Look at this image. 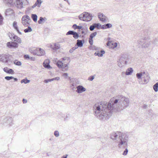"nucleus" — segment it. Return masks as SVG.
Listing matches in <instances>:
<instances>
[{
    "label": "nucleus",
    "instance_id": "obj_1",
    "mask_svg": "<svg viewBox=\"0 0 158 158\" xmlns=\"http://www.w3.org/2000/svg\"><path fill=\"white\" fill-rule=\"evenodd\" d=\"M123 103L124 106L127 107L128 106L129 100L122 95H118L111 98L108 102H101L96 103L94 109H116L118 103Z\"/></svg>",
    "mask_w": 158,
    "mask_h": 158
},
{
    "label": "nucleus",
    "instance_id": "obj_2",
    "mask_svg": "<svg viewBox=\"0 0 158 158\" xmlns=\"http://www.w3.org/2000/svg\"><path fill=\"white\" fill-rule=\"evenodd\" d=\"M94 114L97 118L102 121L108 119L111 116L113 112L120 111V109H95Z\"/></svg>",
    "mask_w": 158,
    "mask_h": 158
},
{
    "label": "nucleus",
    "instance_id": "obj_3",
    "mask_svg": "<svg viewBox=\"0 0 158 158\" xmlns=\"http://www.w3.org/2000/svg\"><path fill=\"white\" fill-rule=\"evenodd\" d=\"M118 139L117 140L118 142V147L120 148H125L127 146L128 141V135L126 133H122Z\"/></svg>",
    "mask_w": 158,
    "mask_h": 158
},
{
    "label": "nucleus",
    "instance_id": "obj_4",
    "mask_svg": "<svg viewBox=\"0 0 158 158\" xmlns=\"http://www.w3.org/2000/svg\"><path fill=\"white\" fill-rule=\"evenodd\" d=\"M78 17L80 20L86 22L89 21L92 19V16L90 14L86 12L80 15Z\"/></svg>",
    "mask_w": 158,
    "mask_h": 158
},
{
    "label": "nucleus",
    "instance_id": "obj_5",
    "mask_svg": "<svg viewBox=\"0 0 158 158\" xmlns=\"http://www.w3.org/2000/svg\"><path fill=\"white\" fill-rule=\"evenodd\" d=\"M137 42L139 47L141 46L142 48H148L151 44L150 42L148 40L146 39L145 37L144 39L138 40Z\"/></svg>",
    "mask_w": 158,
    "mask_h": 158
},
{
    "label": "nucleus",
    "instance_id": "obj_6",
    "mask_svg": "<svg viewBox=\"0 0 158 158\" xmlns=\"http://www.w3.org/2000/svg\"><path fill=\"white\" fill-rule=\"evenodd\" d=\"M127 57L125 55H123L118 61V64L120 67H121L127 64Z\"/></svg>",
    "mask_w": 158,
    "mask_h": 158
},
{
    "label": "nucleus",
    "instance_id": "obj_7",
    "mask_svg": "<svg viewBox=\"0 0 158 158\" xmlns=\"http://www.w3.org/2000/svg\"><path fill=\"white\" fill-rule=\"evenodd\" d=\"M28 3L27 0H16L15 4L18 8L22 9L23 8V6L27 5Z\"/></svg>",
    "mask_w": 158,
    "mask_h": 158
},
{
    "label": "nucleus",
    "instance_id": "obj_8",
    "mask_svg": "<svg viewBox=\"0 0 158 158\" xmlns=\"http://www.w3.org/2000/svg\"><path fill=\"white\" fill-rule=\"evenodd\" d=\"M8 35L11 40L12 41L16 42L18 43H20L21 42L22 40L21 38L15 35L14 33H9Z\"/></svg>",
    "mask_w": 158,
    "mask_h": 158
},
{
    "label": "nucleus",
    "instance_id": "obj_9",
    "mask_svg": "<svg viewBox=\"0 0 158 158\" xmlns=\"http://www.w3.org/2000/svg\"><path fill=\"white\" fill-rule=\"evenodd\" d=\"M122 133L120 131L113 132L110 135V138L113 140H116L118 137H119L120 135H121Z\"/></svg>",
    "mask_w": 158,
    "mask_h": 158
},
{
    "label": "nucleus",
    "instance_id": "obj_10",
    "mask_svg": "<svg viewBox=\"0 0 158 158\" xmlns=\"http://www.w3.org/2000/svg\"><path fill=\"white\" fill-rule=\"evenodd\" d=\"M18 43L12 42H9L7 43V46L9 48H15L18 47L19 45Z\"/></svg>",
    "mask_w": 158,
    "mask_h": 158
},
{
    "label": "nucleus",
    "instance_id": "obj_11",
    "mask_svg": "<svg viewBox=\"0 0 158 158\" xmlns=\"http://www.w3.org/2000/svg\"><path fill=\"white\" fill-rule=\"evenodd\" d=\"M9 56L5 54L0 55V61L5 63H7L9 60Z\"/></svg>",
    "mask_w": 158,
    "mask_h": 158
},
{
    "label": "nucleus",
    "instance_id": "obj_12",
    "mask_svg": "<svg viewBox=\"0 0 158 158\" xmlns=\"http://www.w3.org/2000/svg\"><path fill=\"white\" fill-rule=\"evenodd\" d=\"M98 17L100 20L102 22H105L107 20V17L102 13H99L98 14Z\"/></svg>",
    "mask_w": 158,
    "mask_h": 158
},
{
    "label": "nucleus",
    "instance_id": "obj_13",
    "mask_svg": "<svg viewBox=\"0 0 158 158\" xmlns=\"http://www.w3.org/2000/svg\"><path fill=\"white\" fill-rule=\"evenodd\" d=\"M76 88L77 89V90H76V91L78 94L82 93L85 91L86 90V89L85 88L81 85L77 86V87Z\"/></svg>",
    "mask_w": 158,
    "mask_h": 158
},
{
    "label": "nucleus",
    "instance_id": "obj_14",
    "mask_svg": "<svg viewBox=\"0 0 158 158\" xmlns=\"http://www.w3.org/2000/svg\"><path fill=\"white\" fill-rule=\"evenodd\" d=\"M13 118L9 117H7L4 119V121L8 124L10 126H11L13 124Z\"/></svg>",
    "mask_w": 158,
    "mask_h": 158
},
{
    "label": "nucleus",
    "instance_id": "obj_15",
    "mask_svg": "<svg viewBox=\"0 0 158 158\" xmlns=\"http://www.w3.org/2000/svg\"><path fill=\"white\" fill-rule=\"evenodd\" d=\"M3 71L8 74H14V71L12 69L8 68L7 67L4 68H3Z\"/></svg>",
    "mask_w": 158,
    "mask_h": 158
},
{
    "label": "nucleus",
    "instance_id": "obj_16",
    "mask_svg": "<svg viewBox=\"0 0 158 158\" xmlns=\"http://www.w3.org/2000/svg\"><path fill=\"white\" fill-rule=\"evenodd\" d=\"M85 43V40H77V46H76V47H82L83 46V44Z\"/></svg>",
    "mask_w": 158,
    "mask_h": 158
},
{
    "label": "nucleus",
    "instance_id": "obj_17",
    "mask_svg": "<svg viewBox=\"0 0 158 158\" xmlns=\"http://www.w3.org/2000/svg\"><path fill=\"white\" fill-rule=\"evenodd\" d=\"M105 53V51L104 50H102L100 52L99 51L96 52L95 53L94 55L96 56H98L99 57H102L103 56V55Z\"/></svg>",
    "mask_w": 158,
    "mask_h": 158
},
{
    "label": "nucleus",
    "instance_id": "obj_18",
    "mask_svg": "<svg viewBox=\"0 0 158 158\" xmlns=\"http://www.w3.org/2000/svg\"><path fill=\"white\" fill-rule=\"evenodd\" d=\"M112 26V25L111 24L108 23L102 25L101 26V29H105L109 28H111Z\"/></svg>",
    "mask_w": 158,
    "mask_h": 158
},
{
    "label": "nucleus",
    "instance_id": "obj_19",
    "mask_svg": "<svg viewBox=\"0 0 158 158\" xmlns=\"http://www.w3.org/2000/svg\"><path fill=\"white\" fill-rule=\"evenodd\" d=\"M13 27L14 29L19 34L22 35V33L19 31V29L17 26V23L14 21L13 23Z\"/></svg>",
    "mask_w": 158,
    "mask_h": 158
},
{
    "label": "nucleus",
    "instance_id": "obj_20",
    "mask_svg": "<svg viewBox=\"0 0 158 158\" xmlns=\"http://www.w3.org/2000/svg\"><path fill=\"white\" fill-rule=\"evenodd\" d=\"M133 71V70L132 68H129L127 69L126 72V74L127 75H131Z\"/></svg>",
    "mask_w": 158,
    "mask_h": 158
},
{
    "label": "nucleus",
    "instance_id": "obj_21",
    "mask_svg": "<svg viewBox=\"0 0 158 158\" xmlns=\"http://www.w3.org/2000/svg\"><path fill=\"white\" fill-rule=\"evenodd\" d=\"M5 79L7 81L13 79L14 80V81H17L18 80L17 78H15L12 76H6L5 77Z\"/></svg>",
    "mask_w": 158,
    "mask_h": 158
},
{
    "label": "nucleus",
    "instance_id": "obj_22",
    "mask_svg": "<svg viewBox=\"0 0 158 158\" xmlns=\"http://www.w3.org/2000/svg\"><path fill=\"white\" fill-rule=\"evenodd\" d=\"M47 20V19L45 17L43 18L41 17L40 18L39 20L38 21V23L39 24H41L44 21H45Z\"/></svg>",
    "mask_w": 158,
    "mask_h": 158
},
{
    "label": "nucleus",
    "instance_id": "obj_23",
    "mask_svg": "<svg viewBox=\"0 0 158 158\" xmlns=\"http://www.w3.org/2000/svg\"><path fill=\"white\" fill-rule=\"evenodd\" d=\"M31 18L34 22H37V16L36 15L32 14L31 15Z\"/></svg>",
    "mask_w": 158,
    "mask_h": 158
},
{
    "label": "nucleus",
    "instance_id": "obj_24",
    "mask_svg": "<svg viewBox=\"0 0 158 158\" xmlns=\"http://www.w3.org/2000/svg\"><path fill=\"white\" fill-rule=\"evenodd\" d=\"M56 65L59 68H62L63 67V63L61 61L58 60L56 63Z\"/></svg>",
    "mask_w": 158,
    "mask_h": 158
},
{
    "label": "nucleus",
    "instance_id": "obj_25",
    "mask_svg": "<svg viewBox=\"0 0 158 158\" xmlns=\"http://www.w3.org/2000/svg\"><path fill=\"white\" fill-rule=\"evenodd\" d=\"M38 48L40 53L39 54V56H42L44 55L45 53V52L44 50L40 48Z\"/></svg>",
    "mask_w": 158,
    "mask_h": 158
},
{
    "label": "nucleus",
    "instance_id": "obj_26",
    "mask_svg": "<svg viewBox=\"0 0 158 158\" xmlns=\"http://www.w3.org/2000/svg\"><path fill=\"white\" fill-rule=\"evenodd\" d=\"M158 82L156 83L153 86V89L155 92H156L158 90Z\"/></svg>",
    "mask_w": 158,
    "mask_h": 158
},
{
    "label": "nucleus",
    "instance_id": "obj_27",
    "mask_svg": "<svg viewBox=\"0 0 158 158\" xmlns=\"http://www.w3.org/2000/svg\"><path fill=\"white\" fill-rule=\"evenodd\" d=\"M30 82V80H28L26 78L24 79H22L21 81V83H24L25 84H27L29 83Z\"/></svg>",
    "mask_w": 158,
    "mask_h": 158
},
{
    "label": "nucleus",
    "instance_id": "obj_28",
    "mask_svg": "<svg viewBox=\"0 0 158 158\" xmlns=\"http://www.w3.org/2000/svg\"><path fill=\"white\" fill-rule=\"evenodd\" d=\"M45 61L43 63L44 66L45 68H47L48 69L50 67V66L49 64V63H45Z\"/></svg>",
    "mask_w": 158,
    "mask_h": 158
},
{
    "label": "nucleus",
    "instance_id": "obj_29",
    "mask_svg": "<svg viewBox=\"0 0 158 158\" xmlns=\"http://www.w3.org/2000/svg\"><path fill=\"white\" fill-rule=\"evenodd\" d=\"M73 36L74 39H76L79 38V35L77 32L74 31L73 34Z\"/></svg>",
    "mask_w": 158,
    "mask_h": 158
},
{
    "label": "nucleus",
    "instance_id": "obj_30",
    "mask_svg": "<svg viewBox=\"0 0 158 158\" xmlns=\"http://www.w3.org/2000/svg\"><path fill=\"white\" fill-rule=\"evenodd\" d=\"M32 31V29L31 28V27L30 26L28 27L27 28H26V29H24V32L25 33H27L28 32H30Z\"/></svg>",
    "mask_w": 158,
    "mask_h": 158
},
{
    "label": "nucleus",
    "instance_id": "obj_31",
    "mask_svg": "<svg viewBox=\"0 0 158 158\" xmlns=\"http://www.w3.org/2000/svg\"><path fill=\"white\" fill-rule=\"evenodd\" d=\"M117 46V43H113L112 42L111 44V45L109 47L114 49L116 48Z\"/></svg>",
    "mask_w": 158,
    "mask_h": 158
},
{
    "label": "nucleus",
    "instance_id": "obj_32",
    "mask_svg": "<svg viewBox=\"0 0 158 158\" xmlns=\"http://www.w3.org/2000/svg\"><path fill=\"white\" fill-rule=\"evenodd\" d=\"M95 28H96L99 29L100 28H101L102 25L99 23H94Z\"/></svg>",
    "mask_w": 158,
    "mask_h": 158
},
{
    "label": "nucleus",
    "instance_id": "obj_33",
    "mask_svg": "<svg viewBox=\"0 0 158 158\" xmlns=\"http://www.w3.org/2000/svg\"><path fill=\"white\" fill-rule=\"evenodd\" d=\"M97 34V32H94L91 34H90L89 36V38L93 39Z\"/></svg>",
    "mask_w": 158,
    "mask_h": 158
},
{
    "label": "nucleus",
    "instance_id": "obj_34",
    "mask_svg": "<svg viewBox=\"0 0 158 158\" xmlns=\"http://www.w3.org/2000/svg\"><path fill=\"white\" fill-rule=\"evenodd\" d=\"M110 40L111 38L110 37H108L107 38V40H108V41L106 43V45L107 46H110L111 45V44L112 42L111 41H110Z\"/></svg>",
    "mask_w": 158,
    "mask_h": 158
},
{
    "label": "nucleus",
    "instance_id": "obj_35",
    "mask_svg": "<svg viewBox=\"0 0 158 158\" xmlns=\"http://www.w3.org/2000/svg\"><path fill=\"white\" fill-rule=\"evenodd\" d=\"M6 13H8L9 15L13 13V10L9 8L6 10Z\"/></svg>",
    "mask_w": 158,
    "mask_h": 158
},
{
    "label": "nucleus",
    "instance_id": "obj_36",
    "mask_svg": "<svg viewBox=\"0 0 158 158\" xmlns=\"http://www.w3.org/2000/svg\"><path fill=\"white\" fill-rule=\"evenodd\" d=\"M14 63L16 65L20 66L21 65V62L20 61L15 60L14 61Z\"/></svg>",
    "mask_w": 158,
    "mask_h": 158
},
{
    "label": "nucleus",
    "instance_id": "obj_37",
    "mask_svg": "<svg viewBox=\"0 0 158 158\" xmlns=\"http://www.w3.org/2000/svg\"><path fill=\"white\" fill-rule=\"evenodd\" d=\"M141 74L142 75V77H145V76L147 77H148V73L147 72H143L141 73Z\"/></svg>",
    "mask_w": 158,
    "mask_h": 158
},
{
    "label": "nucleus",
    "instance_id": "obj_38",
    "mask_svg": "<svg viewBox=\"0 0 158 158\" xmlns=\"http://www.w3.org/2000/svg\"><path fill=\"white\" fill-rule=\"evenodd\" d=\"M78 47H76V46L73 47L69 50V52L71 53H72Z\"/></svg>",
    "mask_w": 158,
    "mask_h": 158
},
{
    "label": "nucleus",
    "instance_id": "obj_39",
    "mask_svg": "<svg viewBox=\"0 0 158 158\" xmlns=\"http://www.w3.org/2000/svg\"><path fill=\"white\" fill-rule=\"evenodd\" d=\"M36 2H35V4L37 5V6L38 7H40V5L42 3L41 0H36Z\"/></svg>",
    "mask_w": 158,
    "mask_h": 158
},
{
    "label": "nucleus",
    "instance_id": "obj_40",
    "mask_svg": "<svg viewBox=\"0 0 158 158\" xmlns=\"http://www.w3.org/2000/svg\"><path fill=\"white\" fill-rule=\"evenodd\" d=\"M38 48L35 49L33 51L31 50L30 52L31 53H33V54L37 55V52H38Z\"/></svg>",
    "mask_w": 158,
    "mask_h": 158
},
{
    "label": "nucleus",
    "instance_id": "obj_41",
    "mask_svg": "<svg viewBox=\"0 0 158 158\" xmlns=\"http://www.w3.org/2000/svg\"><path fill=\"white\" fill-rule=\"evenodd\" d=\"M60 46L58 45H57L56 44H55L54 45L53 47L52 48V49L53 50H56L60 48Z\"/></svg>",
    "mask_w": 158,
    "mask_h": 158
},
{
    "label": "nucleus",
    "instance_id": "obj_42",
    "mask_svg": "<svg viewBox=\"0 0 158 158\" xmlns=\"http://www.w3.org/2000/svg\"><path fill=\"white\" fill-rule=\"evenodd\" d=\"M74 32V31H71L70 30L69 31L66 33V35H73Z\"/></svg>",
    "mask_w": 158,
    "mask_h": 158
},
{
    "label": "nucleus",
    "instance_id": "obj_43",
    "mask_svg": "<svg viewBox=\"0 0 158 158\" xmlns=\"http://www.w3.org/2000/svg\"><path fill=\"white\" fill-rule=\"evenodd\" d=\"M68 64H63V67L62 68L63 69H64L65 70H68Z\"/></svg>",
    "mask_w": 158,
    "mask_h": 158
},
{
    "label": "nucleus",
    "instance_id": "obj_44",
    "mask_svg": "<svg viewBox=\"0 0 158 158\" xmlns=\"http://www.w3.org/2000/svg\"><path fill=\"white\" fill-rule=\"evenodd\" d=\"M136 76L138 79H140L142 77V75L141 74V73H138L136 74Z\"/></svg>",
    "mask_w": 158,
    "mask_h": 158
},
{
    "label": "nucleus",
    "instance_id": "obj_45",
    "mask_svg": "<svg viewBox=\"0 0 158 158\" xmlns=\"http://www.w3.org/2000/svg\"><path fill=\"white\" fill-rule=\"evenodd\" d=\"M95 27L94 25V23H93V24L91 25L89 27V29L91 31H93L95 29Z\"/></svg>",
    "mask_w": 158,
    "mask_h": 158
},
{
    "label": "nucleus",
    "instance_id": "obj_46",
    "mask_svg": "<svg viewBox=\"0 0 158 158\" xmlns=\"http://www.w3.org/2000/svg\"><path fill=\"white\" fill-rule=\"evenodd\" d=\"M54 135L56 137H58L59 136V133L57 131H55L54 132Z\"/></svg>",
    "mask_w": 158,
    "mask_h": 158
},
{
    "label": "nucleus",
    "instance_id": "obj_47",
    "mask_svg": "<svg viewBox=\"0 0 158 158\" xmlns=\"http://www.w3.org/2000/svg\"><path fill=\"white\" fill-rule=\"evenodd\" d=\"M22 23L25 26H27L28 24H29V23L27 21L23 22L22 21Z\"/></svg>",
    "mask_w": 158,
    "mask_h": 158
},
{
    "label": "nucleus",
    "instance_id": "obj_48",
    "mask_svg": "<svg viewBox=\"0 0 158 158\" xmlns=\"http://www.w3.org/2000/svg\"><path fill=\"white\" fill-rule=\"evenodd\" d=\"M3 18L2 15L0 14V25L2 24Z\"/></svg>",
    "mask_w": 158,
    "mask_h": 158
},
{
    "label": "nucleus",
    "instance_id": "obj_49",
    "mask_svg": "<svg viewBox=\"0 0 158 158\" xmlns=\"http://www.w3.org/2000/svg\"><path fill=\"white\" fill-rule=\"evenodd\" d=\"M89 42L90 45H92L93 44V39L89 38Z\"/></svg>",
    "mask_w": 158,
    "mask_h": 158
},
{
    "label": "nucleus",
    "instance_id": "obj_50",
    "mask_svg": "<svg viewBox=\"0 0 158 158\" xmlns=\"http://www.w3.org/2000/svg\"><path fill=\"white\" fill-rule=\"evenodd\" d=\"M5 3L11 4L13 2V0H5Z\"/></svg>",
    "mask_w": 158,
    "mask_h": 158
},
{
    "label": "nucleus",
    "instance_id": "obj_51",
    "mask_svg": "<svg viewBox=\"0 0 158 158\" xmlns=\"http://www.w3.org/2000/svg\"><path fill=\"white\" fill-rule=\"evenodd\" d=\"M23 58L25 59L28 60L30 58V56L28 55L25 54L24 55Z\"/></svg>",
    "mask_w": 158,
    "mask_h": 158
},
{
    "label": "nucleus",
    "instance_id": "obj_52",
    "mask_svg": "<svg viewBox=\"0 0 158 158\" xmlns=\"http://www.w3.org/2000/svg\"><path fill=\"white\" fill-rule=\"evenodd\" d=\"M128 152V151L127 149V148H126L125 151L123 152V155L124 156L127 155V153Z\"/></svg>",
    "mask_w": 158,
    "mask_h": 158
},
{
    "label": "nucleus",
    "instance_id": "obj_53",
    "mask_svg": "<svg viewBox=\"0 0 158 158\" xmlns=\"http://www.w3.org/2000/svg\"><path fill=\"white\" fill-rule=\"evenodd\" d=\"M94 79V76H91L89 77L88 80L90 81H92Z\"/></svg>",
    "mask_w": 158,
    "mask_h": 158
},
{
    "label": "nucleus",
    "instance_id": "obj_54",
    "mask_svg": "<svg viewBox=\"0 0 158 158\" xmlns=\"http://www.w3.org/2000/svg\"><path fill=\"white\" fill-rule=\"evenodd\" d=\"M28 21L25 18V16H23L22 18V21L26 22Z\"/></svg>",
    "mask_w": 158,
    "mask_h": 158
},
{
    "label": "nucleus",
    "instance_id": "obj_55",
    "mask_svg": "<svg viewBox=\"0 0 158 158\" xmlns=\"http://www.w3.org/2000/svg\"><path fill=\"white\" fill-rule=\"evenodd\" d=\"M25 16V19H26L27 20H30V17L27 15H25L23 16Z\"/></svg>",
    "mask_w": 158,
    "mask_h": 158
},
{
    "label": "nucleus",
    "instance_id": "obj_56",
    "mask_svg": "<svg viewBox=\"0 0 158 158\" xmlns=\"http://www.w3.org/2000/svg\"><path fill=\"white\" fill-rule=\"evenodd\" d=\"M60 79L59 77H56L52 78L53 81L54 80L58 81Z\"/></svg>",
    "mask_w": 158,
    "mask_h": 158
},
{
    "label": "nucleus",
    "instance_id": "obj_57",
    "mask_svg": "<svg viewBox=\"0 0 158 158\" xmlns=\"http://www.w3.org/2000/svg\"><path fill=\"white\" fill-rule=\"evenodd\" d=\"M77 26L76 24H74L72 26V27L74 29H77Z\"/></svg>",
    "mask_w": 158,
    "mask_h": 158
},
{
    "label": "nucleus",
    "instance_id": "obj_58",
    "mask_svg": "<svg viewBox=\"0 0 158 158\" xmlns=\"http://www.w3.org/2000/svg\"><path fill=\"white\" fill-rule=\"evenodd\" d=\"M23 102V103H26L27 102V100L23 98L22 100Z\"/></svg>",
    "mask_w": 158,
    "mask_h": 158
},
{
    "label": "nucleus",
    "instance_id": "obj_59",
    "mask_svg": "<svg viewBox=\"0 0 158 158\" xmlns=\"http://www.w3.org/2000/svg\"><path fill=\"white\" fill-rule=\"evenodd\" d=\"M82 26H77V29H78L79 30H80V29H82Z\"/></svg>",
    "mask_w": 158,
    "mask_h": 158
},
{
    "label": "nucleus",
    "instance_id": "obj_60",
    "mask_svg": "<svg viewBox=\"0 0 158 158\" xmlns=\"http://www.w3.org/2000/svg\"><path fill=\"white\" fill-rule=\"evenodd\" d=\"M44 82L45 83H47L49 82L48 79H45L44 81Z\"/></svg>",
    "mask_w": 158,
    "mask_h": 158
},
{
    "label": "nucleus",
    "instance_id": "obj_61",
    "mask_svg": "<svg viewBox=\"0 0 158 158\" xmlns=\"http://www.w3.org/2000/svg\"><path fill=\"white\" fill-rule=\"evenodd\" d=\"M67 156H68L67 155H64L61 158H67Z\"/></svg>",
    "mask_w": 158,
    "mask_h": 158
},
{
    "label": "nucleus",
    "instance_id": "obj_62",
    "mask_svg": "<svg viewBox=\"0 0 158 158\" xmlns=\"http://www.w3.org/2000/svg\"><path fill=\"white\" fill-rule=\"evenodd\" d=\"M36 6H37V5L35 3L32 6V8H34Z\"/></svg>",
    "mask_w": 158,
    "mask_h": 158
},
{
    "label": "nucleus",
    "instance_id": "obj_63",
    "mask_svg": "<svg viewBox=\"0 0 158 158\" xmlns=\"http://www.w3.org/2000/svg\"><path fill=\"white\" fill-rule=\"evenodd\" d=\"M34 58H33V57H30V58L29 59L31 60H34Z\"/></svg>",
    "mask_w": 158,
    "mask_h": 158
},
{
    "label": "nucleus",
    "instance_id": "obj_64",
    "mask_svg": "<svg viewBox=\"0 0 158 158\" xmlns=\"http://www.w3.org/2000/svg\"><path fill=\"white\" fill-rule=\"evenodd\" d=\"M93 47L94 48V49H95V50H98V48L95 46H94Z\"/></svg>",
    "mask_w": 158,
    "mask_h": 158
}]
</instances>
